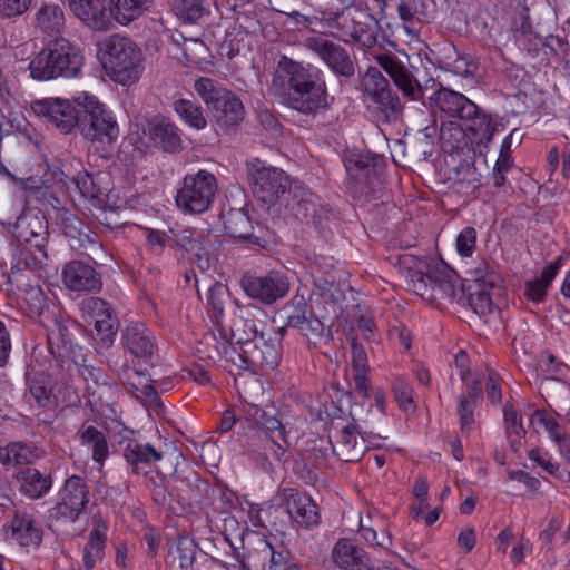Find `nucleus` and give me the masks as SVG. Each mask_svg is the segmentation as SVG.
Instances as JSON below:
<instances>
[{"label": "nucleus", "instance_id": "f257e3e1", "mask_svg": "<svg viewBox=\"0 0 570 570\" xmlns=\"http://www.w3.org/2000/svg\"><path fill=\"white\" fill-rule=\"evenodd\" d=\"M269 90L288 108L315 116L328 107V90L323 71L282 56L272 75Z\"/></svg>", "mask_w": 570, "mask_h": 570}, {"label": "nucleus", "instance_id": "f03ea898", "mask_svg": "<svg viewBox=\"0 0 570 570\" xmlns=\"http://www.w3.org/2000/svg\"><path fill=\"white\" fill-rule=\"evenodd\" d=\"M285 327L261 332L256 340L240 335V328L232 330V340H224L217 347L218 354L240 370L257 372L274 370L282 358V336Z\"/></svg>", "mask_w": 570, "mask_h": 570}, {"label": "nucleus", "instance_id": "7ed1b4c3", "mask_svg": "<svg viewBox=\"0 0 570 570\" xmlns=\"http://www.w3.org/2000/svg\"><path fill=\"white\" fill-rule=\"evenodd\" d=\"M176 484L169 494L189 508H199L207 515L229 514L234 508L233 493L225 487L202 479L196 472L186 476H174Z\"/></svg>", "mask_w": 570, "mask_h": 570}, {"label": "nucleus", "instance_id": "20e7f679", "mask_svg": "<svg viewBox=\"0 0 570 570\" xmlns=\"http://www.w3.org/2000/svg\"><path fill=\"white\" fill-rule=\"evenodd\" d=\"M407 284L416 295L439 308L452 303L460 291V299L464 298V287L459 275L443 262L420 263L410 272Z\"/></svg>", "mask_w": 570, "mask_h": 570}, {"label": "nucleus", "instance_id": "39448f33", "mask_svg": "<svg viewBox=\"0 0 570 570\" xmlns=\"http://www.w3.org/2000/svg\"><path fill=\"white\" fill-rule=\"evenodd\" d=\"M12 233L19 250L18 266L30 271L38 269L48 257L49 230L43 213L37 208L22 210Z\"/></svg>", "mask_w": 570, "mask_h": 570}, {"label": "nucleus", "instance_id": "423d86ee", "mask_svg": "<svg viewBox=\"0 0 570 570\" xmlns=\"http://www.w3.org/2000/svg\"><path fill=\"white\" fill-rule=\"evenodd\" d=\"M83 66L80 50L65 39L45 47L29 63L30 76L36 80L58 77L75 78Z\"/></svg>", "mask_w": 570, "mask_h": 570}, {"label": "nucleus", "instance_id": "0eeeda50", "mask_svg": "<svg viewBox=\"0 0 570 570\" xmlns=\"http://www.w3.org/2000/svg\"><path fill=\"white\" fill-rule=\"evenodd\" d=\"M466 281L469 294L464 298L484 324L498 328L501 324V309L493 304L489 291L499 287L501 277L487 261H480L469 271Z\"/></svg>", "mask_w": 570, "mask_h": 570}, {"label": "nucleus", "instance_id": "6e6552de", "mask_svg": "<svg viewBox=\"0 0 570 570\" xmlns=\"http://www.w3.org/2000/svg\"><path fill=\"white\" fill-rule=\"evenodd\" d=\"M366 9L323 12V20L333 37L344 42L353 40L363 47L372 48L377 41L379 22Z\"/></svg>", "mask_w": 570, "mask_h": 570}, {"label": "nucleus", "instance_id": "1a4fd4ad", "mask_svg": "<svg viewBox=\"0 0 570 570\" xmlns=\"http://www.w3.org/2000/svg\"><path fill=\"white\" fill-rule=\"evenodd\" d=\"M104 66L118 83H135L141 73V52L127 37L110 36L104 43Z\"/></svg>", "mask_w": 570, "mask_h": 570}, {"label": "nucleus", "instance_id": "9d476101", "mask_svg": "<svg viewBox=\"0 0 570 570\" xmlns=\"http://www.w3.org/2000/svg\"><path fill=\"white\" fill-rule=\"evenodd\" d=\"M90 502V487L80 475L68 476L57 493L56 503L48 510L49 528L53 524H73L86 512Z\"/></svg>", "mask_w": 570, "mask_h": 570}, {"label": "nucleus", "instance_id": "9b49d317", "mask_svg": "<svg viewBox=\"0 0 570 570\" xmlns=\"http://www.w3.org/2000/svg\"><path fill=\"white\" fill-rule=\"evenodd\" d=\"M76 102L81 108L77 128L86 139L107 144L117 139V121L104 104L87 92L77 96Z\"/></svg>", "mask_w": 570, "mask_h": 570}, {"label": "nucleus", "instance_id": "f8f14e48", "mask_svg": "<svg viewBox=\"0 0 570 570\" xmlns=\"http://www.w3.org/2000/svg\"><path fill=\"white\" fill-rule=\"evenodd\" d=\"M360 88L365 101L372 104L383 122H394L401 111L402 104L389 80L375 67H368L361 78Z\"/></svg>", "mask_w": 570, "mask_h": 570}, {"label": "nucleus", "instance_id": "ddd939ff", "mask_svg": "<svg viewBox=\"0 0 570 570\" xmlns=\"http://www.w3.org/2000/svg\"><path fill=\"white\" fill-rule=\"evenodd\" d=\"M247 415L261 429L258 432L259 450L264 459L266 461L273 459L278 463L286 461L288 434L282 422L256 405H250L247 409Z\"/></svg>", "mask_w": 570, "mask_h": 570}, {"label": "nucleus", "instance_id": "4468645a", "mask_svg": "<svg viewBox=\"0 0 570 570\" xmlns=\"http://www.w3.org/2000/svg\"><path fill=\"white\" fill-rule=\"evenodd\" d=\"M217 188L215 176L206 170L187 175L177 191L176 205L185 213L203 214L209 209Z\"/></svg>", "mask_w": 570, "mask_h": 570}, {"label": "nucleus", "instance_id": "2eb2a0df", "mask_svg": "<svg viewBox=\"0 0 570 570\" xmlns=\"http://www.w3.org/2000/svg\"><path fill=\"white\" fill-rule=\"evenodd\" d=\"M246 170L254 196L266 205L275 204L287 189L285 171L258 158L248 160Z\"/></svg>", "mask_w": 570, "mask_h": 570}, {"label": "nucleus", "instance_id": "dca6fc26", "mask_svg": "<svg viewBox=\"0 0 570 570\" xmlns=\"http://www.w3.org/2000/svg\"><path fill=\"white\" fill-rule=\"evenodd\" d=\"M30 109L42 121L51 125L65 135L70 134L77 128L81 112V108L76 102V99L71 101L58 97L32 101Z\"/></svg>", "mask_w": 570, "mask_h": 570}, {"label": "nucleus", "instance_id": "f3484780", "mask_svg": "<svg viewBox=\"0 0 570 570\" xmlns=\"http://www.w3.org/2000/svg\"><path fill=\"white\" fill-rule=\"evenodd\" d=\"M240 285L247 296L265 305L285 297L289 291V279L279 271H269L261 276L245 274Z\"/></svg>", "mask_w": 570, "mask_h": 570}, {"label": "nucleus", "instance_id": "a211bd4d", "mask_svg": "<svg viewBox=\"0 0 570 570\" xmlns=\"http://www.w3.org/2000/svg\"><path fill=\"white\" fill-rule=\"evenodd\" d=\"M305 46L314 52L337 77L351 79L355 75V63L350 52L341 45L323 37H309Z\"/></svg>", "mask_w": 570, "mask_h": 570}, {"label": "nucleus", "instance_id": "6ab92c4d", "mask_svg": "<svg viewBox=\"0 0 570 570\" xmlns=\"http://www.w3.org/2000/svg\"><path fill=\"white\" fill-rule=\"evenodd\" d=\"M279 498L291 520L299 528L311 529L320 523L318 508L308 494L294 488H283Z\"/></svg>", "mask_w": 570, "mask_h": 570}, {"label": "nucleus", "instance_id": "aec40b11", "mask_svg": "<svg viewBox=\"0 0 570 570\" xmlns=\"http://www.w3.org/2000/svg\"><path fill=\"white\" fill-rule=\"evenodd\" d=\"M61 278L71 292L98 293L102 287L100 273L92 265L78 259L70 261L62 267Z\"/></svg>", "mask_w": 570, "mask_h": 570}, {"label": "nucleus", "instance_id": "412c9836", "mask_svg": "<svg viewBox=\"0 0 570 570\" xmlns=\"http://www.w3.org/2000/svg\"><path fill=\"white\" fill-rule=\"evenodd\" d=\"M379 66L389 75L403 97L416 101L422 97V88L407 67L394 55L380 53L375 56Z\"/></svg>", "mask_w": 570, "mask_h": 570}, {"label": "nucleus", "instance_id": "4be33fe9", "mask_svg": "<svg viewBox=\"0 0 570 570\" xmlns=\"http://www.w3.org/2000/svg\"><path fill=\"white\" fill-rule=\"evenodd\" d=\"M122 347L134 357L147 360L156 351V338L142 322H130L121 328Z\"/></svg>", "mask_w": 570, "mask_h": 570}, {"label": "nucleus", "instance_id": "5701e85b", "mask_svg": "<svg viewBox=\"0 0 570 570\" xmlns=\"http://www.w3.org/2000/svg\"><path fill=\"white\" fill-rule=\"evenodd\" d=\"M7 540L24 548H37L42 541V530L33 515L26 510H16L9 525L4 527Z\"/></svg>", "mask_w": 570, "mask_h": 570}, {"label": "nucleus", "instance_id": "b1692460", "mask_svg": "<svg viewBox=\"0 0 570 570\" xmlns=\"http://www.w3.org/2000/svg\"><path fill=\"white\" fill-rule=\"evenodd\" d=\"M345 168L355 184V193L368 195L375 188L379 177L374 157L352 154L345 161Z\"/></svg>", "mask_w": 570, "mask_h": 570}, {"label": "nucleus", "instance_id": "393cba45", "mask_svg": "<svg viewBox=\"0 0 570 570\" xmlns=\"http://www.w3.org/2000/svg\"><path fill=\"white\" fill-rule=\"evenodd\" d=\"M432 104L438 110L450 118L463 120L476 112V105L459 91L440 87L431 97Z\"/></svg>", "mask_w": 570, "mask_h": 570}, {"label": "nucleus", "instance_id": "a878e982", "mask_svg": "<svg viewBox=\"0 0 570 570\" xmlns=\"http://www.w3.org/2000/svg\"><path fill=\"white\" fill-rule=\"evenodd\" d=\"M56 223L60 230L70 240V246L77 250H90L101 245L89 234V228L75 214L69 210L57 213Z\"/></svg>", "mask_w": 570, "mask_h": 570}, {"label": "nucleus", "instance_id": "bb28decb", "mask_svg": "<svg viewBox=\"0 0 570 570\" xmlns=\"http://www.w3.org/2000/svg\"><path fill=\"white\" fill-rule=\"evenodd\" d=\"M331 561L338 570H373L367 553L350 539H340L335 543Z\"/></svg>", "mask_w": 570, "mask_h": 570}, {"label": "nucleus", "instance_id": "cd10ccee", "mask_svg": "<svg viewBox=\"0 0 570 570\" xmlns=\"http://www.w3.org/2000/svg\"><path fill=\"white\" fill-rule=\"evenodd\" d=\"M73 0L71 11L83 23L95 30H107L111 24L112 9L110 0Z\"/></svg>", "mask_w": 570, "mask_h": 570}, {"label": "nucleus", "instance_id": "c85d7f7f", "mask_svg": "<svg viewBox=\"0 0 570 570\" xmlns=\"http://www.w3.org/2000/svg\"><path fill=\"white\" fill-rule=\"evenodd\" d=\"M122 456L134 474L146 473V469L153 466L164 456L150 443L129 440L122 449Z\"/></svg>", "mask_w": 570, "mask_h": 570}, {"label": "nucleus", "instance_id": "c756f323", "mask_svg": "<svg viewBox=\"0 0 570 570\" xmlns=\"http://www.w3.org/2000/svg\"><path fill=\"white\" fill-rule=\"evenodd\" d=\"M28 393L26 397L30 404L41 409H52L57 404V396L53 394V380L47 372H35L27 377Z\"/></svg>", "mask_w": 570, "mask_h": 570}, {"label": "nucleus", "instance_id": "7c9ffc66", "mask_svg": "<svg viewBox=\"0 0 570 570\" xmlns=\"http://www.w3.org/2000/svg\"><path fill=\"white\" fill-rule=\"evenodd\" d=\"M291 193L292 197L287 206L296 218L316 222L322 217L325 208L321 205L320 198L313 191L303 186H295L291 189Z\"/></svg>", "mask_w": 570, "mask_h": 570}, {"label": "nucleus", "instance_id": "2f4dec72", "mask_svg": "<svg viewBox=\"0 0 570 570\" xmlns=\"http://www.w3.org/2000/svg\"><path fill=\"white\" fill-rule=\"evenodd\" d=\"M108 524L101 515L96 514L92 518V529L88 542L83 549V567L87 570L95 568L97 563L102 562L105 558V547L107 541Z\"/></svg>", "mask_w": 570, "mask_h": 570}, {"label": "nucleus", "instance_id": "473e14b6", "mask_svg": "<svg viewBox=\"0 0 570 570\" xmlns=\"http://www.w3.org/2000/svg\"><path fill=\"white\" fill-rule=\"evenodd\" d=\"M396 10L405 31L412 37H419L422 26L433 19L432 12L423 0H400Z\"/></svg>", "mask_w": 570, "mask_h": 570}, {"label": "nucleus", "instance_id": "72a5a7b5", "mask_svg": "<svg viewBox=\"0 0 570 570\" xmlns=\"http://www.w3.org/2000/svg\"><path fill=\"white\" fill-rule=\"evenodd\" d=\"M357 434H361L358 426L354 424H347L344 426L333 443V451L336 456L344 462H356L361 460L367 446L364 443L357 441Z\"/></svg>", "mask_w": 570, "mask_h": 570}, {"label": "nucleus", "instance_id": "f704fd0d", "mask_svg": "<svg viewBox=\"0 0 570 570\" xmlns=\"http://www.w3.org/2000/svg\"><path fill=\"white\" fill-rule=\"evenodd\" d=\"M16 479L20 493L32 500L47 495L53 484L51 473L31 466L21 470Z\"/></svg>", "mask_w": 570, "mask_h": 570}, {"label": "nucleus", "instance_id": "c9c22d12", "mask_svg": "<svg viewBox=\"0 0 570 570\" xmlns=\"http://www.w3.org/2000/svg\"><path fill=\"white\" fill-rule=\"evenodd\" d=\"M149 137L167 153H176L183 148L178 126L168 118H154L148 124Z\"/></svg>", "mask_w": 570, "mask_h": 570}, {"label": "nucleus", "instance_id": "e433bc0d", "mask_svg": "<svg viewBox=\"0 0 570 570\" xmlns=\"http://www.w3.org/2000/svg\"><path fill=\"white\" fill-rule=\"evenodd\" d=\"M226 232L234 238L247 240L258 248H265L267 240L253 233V226L247 213L243 209L230 210L225 220Z\"/></svg>", "mask_w": 570, "mask_h": 570}, {"label": "nucleus", "instance_id": "4c0bfd02", "mask_svg": "<svg viewBox=\"0 0 570 570\" xmlns=\"http://www.w3.org/2000/svg\"><path fill=\"white\" fill-rule=\"evenodd\" d=\"M210 110L216 122L225 129L237 126L244 119L245 114L242 100L232 91L223 96Z\"/></svg>", "mask_w": 570, "mask_h": 570}, {"label": "nucleus", "instance_id": "58836bf2", "mask_svg": "<svg viewBox=\"0 0 570 570\" xmlns=\"http://www.w3.org/2000/svg\"><path fill=\"white\" fill-rule=\"evenodd\" d=\"M39 455L37 448L27 442H10L0 446V463L6 466L31 464Z\"/></svg>", "mask_w": 570, "mask_h": 570}, {"label": "nucleus", "instance_id": "ea45409f", "mask_svg": "<svg viewBox=\"0 0 570 570\" xmlns=\"http://www.w3.org/2000/svg\"><path fill=\"white\" fill-rule=\"evenodd\" d=\"M77 435L80 439L82 445H87L91 449L92 460L104 465L106 459L109 456V446L106 434L92 425L82 426Z\"/></svg>", "mask_w": 570, "mask_h": 570}, {"label": "nucleus", "instance_id": "a19ab883", "mask_svg": "<svg viewBox=\"0 0 570 570\" xmlns=\"http://www.w3.org/2000/svg\"><path fill=\"white\" fill-rule=\"evenodd\" d=\"M36 27L47 35H58L65 28V13L58 4H42L36 14Z\"/></svg>", "mask_w": 570, "mask_h": 570}, {"label": "nucleus", "instance_id": "79ce46f5", "mask_svg": "<svg viewBox=\"0 0 570 570\" xmlns=\"http://www.w3.org/2000/svg\"><path fill=\"white\" fill-rule=\"evenodd\" d=\"M173 109L179 119L190 128L196 130L206 128V117L204 116L202 106L197 102L190 99L179 98L173 102Z\"/></svg>", "mask_w": 570, "mask_h": 570}, {"label": "nucleus", "instance_id": "37998d69", "mask_svg": "<svg viewBox=\"0 0 570 570\" xmlns=\"http://www.w3.org/2000/svg\"><path fill=\"white\" fill-rule=\"evenodd\" d=\"M175 244L178 248L193 254L212 248L213 242L209 233L203 229H184L175 235Z\"/></svg>", "mask_w": 570, "mask_h": 570}, {"label": "nucleus", "instance_id": "c03bdc74", "mask_svg": "<svg viewBox=\"0 0 570 570\" xmlns=\"http://www.w3.org/2000/svg\"><path fill=\"white\" fill-rule=\"evenodd\" d=\"M463 121L468 124V129L480 138L481 141L489 144L497 131V124L491 114L485 112L476 105V112L472 114L470 118H464Z\"/></svg>", "mask_w": 570, "mask_h": 570}, {"label": "nucleus", "instance_id": "a18cd8bd", "mask_svg": "<svg viewBox=\"0 0 570 570\" xmlns=\"http://www.w3.org/2000/svg\"><path fill=\"white\" fill-rule=\"evenodd\" d=\"M296 330L305 336L308 344L314 347H321L332 341V331L324 323L309 313V317L303 322Z\"/></svg>", "mask_w": 570, "mask_h": 570}, {"label": "nucleus", "instance_id": "49530a36", "mask_svg": "<svg viewBox=\"0 0 570 570\" xmlns=\"http://www.w3.org/2000/svg\"><path fill=\"white\" fill-rule=\"evenodd\" d=\"M114 3L112 17L122 26L138 19L147 9L150 0H110Z\"/></svg>", "mask_w": 570, "mask_h": 570}, {"label": "nucleus", "instance_id": "de8ad7c7", "mask_svg": "<svg viewBox=\"0 0 570 570\" xmlns=\"http://www.w3.org/2000/svg\"><path fill=\"white\" fill-rule=\"evenodd\" d=\"M81 317L88 324L98 320L107 318L114 315V311L108 302L97 296H89L79 303Z\"/></svg>", "mask_w": 570, "mask_h": 570}, {"label": "nucleus", "instance_id": "09e8293b", "mask_svg": "<svg viewBox=\"0 0 570 570\" xmlns=\"http://www.w3.org/2000/svg\"><path fill=\"white\" fill-rule=\"evenodd\" d=\"M322 263H325L324 258H322V262L316 261L312 265L311 274L313 282L315 287H317L323 294H330L333 296L332 291L340 282V271L336 269L333 265H328V268L325 269Z\"/></svg>", "mask_w": 570, "mask_h": 570}, {"label": "nucleus", "instance_id": "8fccbe9b", "mask_svg": "<svg viewBox=\"0 0 570 570\" xmlns=\"http://www.w3.org/2000/svg\"><path fill=\"white\" fill-rule=\"evenodd\" d=\"M194 89L206 104L208 109H212L215 104L219 102L223 96L230 92V90L216 85V82L208 77H200L196 79Z\"/></svg>", "mask_w": 570, "mask_h": 570}, {"label": "nucleus", "instance_id": "3c124183", "mask_svg": "<svg viewBox=\"0 0 570 570\" xmlns=\"http://www.w3.org/2000/svg\"><path fill=\"white\" fill-rule=\"evenodd\" d=\"M194 89L206 104L208 109H212L215 104L219 102L223 96L230 92V90L216 85V82L208 77H200L196 79Z\"/></svg>", "mask_w": 570, "mask_h": 570}, {"label": "nucleus", "instance_id": "603ef678", "mask_svg": "<svg viewBox=\"0 0 570 570\" xmlns=\"http://www.w3.org/2000/svg\"><path fill=\"white\" fill-rule=\"evenodd\" d=\"M94 324V340L97 345L102 348H109L115 342V337L119 327L116 315H111L104 320H98Z\"/></svg>", "mask_w": 570, "mask_h": 570}, {"label": "nucleus", "instance_id": "864d4df0", "mask_svg": "<svg viewBox=\"0 0 570 570\" xmlns=\"http://www.w3.org/2000/svg\"><path fill=\"white\" fill-rule=\"evenodd\" d=\"M171 7L178 18L191 23L206 12L204 0H173Z\"/></svg>", "mask_w": 570, "mask_h": 570}, {"label": "nucleus", "instance_id": "5fc2aeb1", "mask_svg": "<svg viewBox=\"0 0 570 570\" xmlns=\"http://www.w3.org/2000/svg\"><path fill=\"white\" fill-rule=\"evenodd\" d=\"M440 140L444 148L453 150L460 147L464 140V131L458 122L449 121L442 124L440 129Z\"/></svg>", "mask_w": 570, "mask_h": 570}, {"label": "nucleus", "instance_id": "6e6d98bb", "mask_svg": "<svg viewBox=\"0 0 570 570\" xmlns=\"http://www.w3.org/2000/svg\"><path fill=\"white\" fill-rule=\"evenodd\" d=\"M292 313L287 316L286 327L297 328L303 322L309 317L312 313L304 296H294L291 301Z\"/></svg>", "mask_w": 570, "mask_h": 570}, {"label": "nucleus", "instance_id": "4d7b16f0", "mask_svg": "<svg viewBox=\"0 0 570 570\" xmlns=\"http://www.w3.org/2000/svg\"><path fill=\"white\" fill-rule=\"evenodd\" d=\"M452 179L458 185H465L474 189L480 181V174L472 163L464 160L455 168Z\"/></svg>", "mask_w": 570, "mask_h": 570}, {"label": "nucleus", "instance_id": "13d9d810", "mask_svg": "<svg viewBox=\"0 0 570 570\" xmlns=\"http://www.w3.org/2000/svg\"><path fill=\"white\" fill-rule=\"evenodd\" d=\"M503 420L505 424V433L510 438L515 435L518 439L524 438L525 429L522 420L513 405L505 403L503 407Z\"/></svg>", "mask_w": 570, "mask_h": 570}, {"label": "nucleus", "instance_id": "bf43d9fd", "mask_svg": "<svg viewBox=\"0 0 570 570\" xmlns=\"http://www.w3.org/2000/svg\"><path fill=\"white\" fill-rule=\"evenodd\" d=\"M119 379L124 384L144 392L146 395L149 394L148 390L153 391V386L148 383L145 375L136 368L124 367L119 373Z\"/></svg>", "mask_w": 570, "mask_h": 570}, {"label": "nucleus", "instance_id": "052dcab7", "mask_svg": "<svg viewBox=\"0 0 570 570\" xmlns=\"http://www.w3.org/2000/svg\"><path fill=\"white\" fill-rule=\"evenodd\" d=\"M240 328V335L245 338L256 340L261 336V332H266L271 327L264 324L262 321H256L252 317H240L239 322L234 325L233 330Z\"/></svg>", "mask_w": 570, "mask_h": 570}, {"label": "nucleus", "instance_id": "680f3d73", "mask_svg": "<svg viewBox=\"0 0 570 570\" xmlns=\"http://www.w3.org/2000/svg\"><path fill=\"white\" fill-rule=\"evenodd\" d=\"M476 245V230L473 227L463 228L456 237V250L461 256L470 257Z\"/></svg>", "mask_w": 570, "mask_h": 570}, {"label": "nucleus", "instance_id": "e2e57ef3", "mask_svg": "<svg viewBox=\"0 0 570 570\" xmlns=\"http://www.w3.org/2000/svg\"><path fill=\"white\" fill-rule=\"evenodd\" d=\"M476 404L469 403L465 400H458L456 413L460 419V428L462 433L469 434L473 429L475 419H474V409Z\"/></svg>", "mask_w": 570, "mask_h": 570}, {"label": "nucleus", "instance_id": "0e129e2a", "mask_svg": "<svg viewBox=\"0 0 570 570\" xmlns=\"http://www.w3.org/2000/svg\"><path fill=\"white\" fill-rule=\"evenodd\" d=\"M513 160L511 155H500L495 161L494 168L491 174L493 186L500 188L507 181V173L512 168Z\"/></svg>", "mask_w": 570, "mask_h": 570}, {"label": "nucleus", "instance_id": "69168bd1", "mask_svg": "<svg viewBox=\"0 0 570 570\" xmlns=\"http://www.w3.org/2000/svg\"><path fill=\"white\" fill-rule=\"evenodd\" d=\"M75 366L78 374L86 382H92L95 386L107 384V375L102 372V370L96 368L92 365H88L85 363V361L82 363L75 361Z\"/></svg>", "mask_w": 570, "mask_h": 570}, {"label": "nucleus", "instance_id": "338daca9", "mask_svg": "<svg viewBox=\"0 0 570 570\" xmlns=\"http://www.w3.org/2000/svg\"><path fill=\"white\" fill-rule=\"evenodd\" d=\"M393 391L401 409L407 411L413 407L412 387L403 379H395Z\"/></svg>", "mask_w": 570, "mask_h": 570}, {"label": "nucleus", "instance_id": "774afa93", "mask_svg": "<svg viewBox=\"0 0 570 570\" xmlns=\"http://www.w3.org/2000/svg\"><path fill=\"white\" fill-rule=\"evenodd\" d=\"M268 547L271 552L268 570H292L293 567H298L289 561L288 550L284 548L275 550L271 543Z\"/></svg>", "mask_w": 570, "mask_h": 570}]
</instances>
